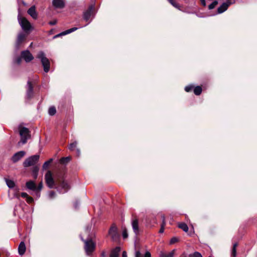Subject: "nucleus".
<instances>
[{
    "mask_svg": "<svg viewBox=\"0 0 257 257\" xmlns=\"http://www.w3.org/2000/svg\"><path fill=\"white\" fill-rule=\"evenodd\" d=\"M27 36L23 33H20L17 39V47L18 48L20 45L26 40Z\"/></svg>",
    "mask_w": 257,
    "mask_h": 257,
    "instance_id": "nucleus-15",
    "label": "nucleus"
},
{
    "mask_svg": "<svg viewBox=\"0 0 257 257\" xmlns=\"http://www.w3.org/2000/svg\"><path fill=\"white\" fill-rule=\"evenodd\" d=\"M56 195V193L54 191H51L49 194V197L50 199H53Z\"/></svg>",
    "mask_w": 257,
    "mask_h": 257,
    "instance_id": "nucleus-42",
    "label": "nucleus"
},
{
    "mask_svg": "<svg viewBox=\"0 0 257 257\" xmlns=\"http://www.w3.org/2000/svg\"><path fill=\"white\" fill-rule=\"evenodd\" d=\"M26 152L21 151L15 153L12 157V161L13 163H16L20 160L25 155Z\"/></svg>",
    "mask_w": 257,
    "mask_h": 257,
    "instance_id": "nucleus-10",
    "label": "nucleus"
},
{
    "mask_svg": "<svg viewBox=\"0 0 257 257\" xmlns=\"http://www.w3.org/2000/svg\"><path fill=\"white\" fill-rule=\"evenodd\" d=\"M94 9V6L93 5H90L88 9L85 11L83 13V19L86 22L88 21L90 18L92 14L93 11Z\"/></svg>",
    "mask_w": 257,
    "mask_h": 257,
    "instance_id": "nucleus-9",
    "label": "nucleus"
},
{
    "mask_svg": "<svg viewBox=\"0 0 257 257\" xmlns=\"http://www.w3.org/2000/svg\"><path fill=\"white\" fill-rule=\"evenodd\" d=\"M26 187L29 190L36 192V184L34 181L30 180L26 182Z\"/></svg>",
    "mask_w": 257,
    "mask_h": 257,
    "instance_id": "nucleus-18",
    "label": "nucleus"
},
{
    "mask_svg": "<svg viewBox=\"0 0 257 257\" xmlns=\"http://www.w3.org/2000/svg\"><path fill=\"white\" fill-rule=\"evenodd\" d=\"M39 170V168L37 166H35L32 168V176L34 179L37 178Z\"/></svg>",
    "mask_w": 257,
    "mask_h": 257,
    "instance_id": "nucleus-25",
    "label": "nucleus"
},
{
    "mask_svg": "<svg viewBox=\"0 0 257 257\" xmlns=\"http://www.w3.org/2000/svg\"><path fill=\"white\" fill-rule=\"evenodd\" d=\"M162 224H161V228L160 229V230H159V232L160 233H163L164 231V226L166 224V222H165V217L164 215H162Z\"/></svg>",
    "mask_w": 257,
    "mask_h": 257,
    "instance_id": "nucleus-29",
    "label": "nucleus"
},
{
    "mask_svg": "<svg viewBox=\"0 0 257 257\" xmlns=\"http://www.w3.org/2000/svg\"><path fill=\"white\" fill-rule=\"evenodd\" d=\"M43 188V183L41 182L39 183L38 185H36V195L37 197L40 196V191L42 190Z\"/></svg>",
    "mask_w": 257,
    "mask_h": 257,
    "instance_id": "nucleus-22",
    "label": "nucleus"
},
{
    "mask_svg": "<svg viewBox=\"0 0 257 257\" xmlns=\"http://www.w3.org/2000/svg\"><path fill=\"white\" fill-rule=\"evenodd\" d=\"M208 257H211V256H208Z\"/></svg>",
    "mask_w": 257,
    "mask_h": 257,
    "instance_id": "nucleus-51",
    "label": "nucleus"
},
{
    "mask_svg": "<svg viewBox=\"0 0 257 257\" xmlns=\"http://www.w3.org/2000/svg\"><path fill=\"white\" fill-rule=\"evenodd\" d=\"M48 112L50 115L52 116V115H55L56 113V109L55 107H54V106L50 107L49 108Z\"/></svg>",
    "mask_w": 257,
    "mask_h": 257,
    "instance_id": "nucleus-31",
    "label": "nucleus"
},
{
    "mask_svg": "<svg viewBox=\"0 0 257 257\" xmlns=\"http://www.w3.org/2000/svg\"><path fill=\"white\" fill-rule=\"evenodd\" d=\"M121 250V248L119 246H116L111 249L109 257H118L119 253Z\"/></svg>",
    "mask_w": 257,
    "mask_h": 257,
    "instance_id": "nucleus-17",
    "label": "nucleus"
},
{
    "mask_svg": "<svg viewBox=\"0 0 257 257\" xmlns=\"http://www.w3.org/2000/svg\"><path fill=\"white\" fill-rule=\"evenodd\" d=\"M194 85H189L186 86L185 87V90L187 92H189L192 91V90L194 88Z\"/></svg>",
    "mask_w": 257,
    "mask_h": 257,
    "instance_id": "nucleus-36",
    "label": "nucleus"
},
{
    "mask_svg": "<svg viewBox=\"0 0 257 257\" xmlns=\"http://www.w3.org/2000/svg\"><path fill=\"white\" fill-rule=\"evenodd\" d=\"M194 93L196 95H199L201 94L202 91V88L201 86H197L194 87Z\"/></svg>",
    "mask_w": 257,
    "mask_h": 257,
    "instance_id": "nucleus-24",
    "label": "nucleus"
},
{
    "mask_svg": "<svg viewBox=\"0 0 257 257\" xmlns=\"http://www.w3.org/2000/svg\"><path fill=\"white\" fill-rule=\"evenodd\" d=\"M144 257H151V254L149 251H147L145 254Z\"/></svg>",
    "mask_w": 257,
    "mask_h": 257,
    "instance_id": "nucleus-46",
    "label": "nucleus"
},
{
    "mask_svg": "<svg viewBox=\"0 0 257 257\" xmlns=\"http://www.w3.org/2000/svg\"><path fill=\"white\" fill-rule=\"evenodd\" d=\"M122 257H127V253L125 251H123L122 253Z\"/></svg>",
    "mask_w": 257,
    "mask_h": 257,
    "instance_id": "nucleus-48",
    "label": "nucleus"
},
{
    "mask_svg": "<svg viewBox=\"0 0 257 257\" xmlns=\"http://www.w3.org/2000/svg\"><path fill=\"white\" fill-rule=\"evenodd\" d=\"M41 63L44 68V71L46 73L48 72L50 67V63L49 59L48 58L43 59V60L41 61Z\"/></svg>",
    "mask_w": 257,
    "mask_h": 257,
    "instance_id": "nucleus-14",
    "label": "nucleus"
},
{
    "mask_svg": "<svg viewBox=\"0 0 257 257\" xmlns=\"http://www.w3.org/2000/svg\"><path fill=\"white\" fill-rule=\"evenodd\" d=\"M76 30H77V28L76 27H73V28H72L71 29H69L68 30H67L64 32H61V33L59 34H57L56 35H55L54 37V38H58L61 36H64V35H67V34H70L75 31H76Z\"/></svg>",
    "mask_w": 257,
    "mask_h": 257,
    "instance_id": "nucleus-19",
    "label": "nucleus"
},
{
    "mask_svg": "<svg viewBox=\"0 0 257 257\" xmlns=\"http://www.w3.org/2000/svg\"><path fill=\"white\" fill-rule=\"evenodd\" d=\"M28 14L30 15L34 19L36 20L38 17V14L36 11V8L35 6H32L30 8L28 11Z\"/></svg>",
    "mask_w": 257,
    "mask_h": 257,
    "instance_id": "nucleus-16",
    "label": "nucleus"
},
{
    "mask_svg": "<svg viewBox=\"0 0 257 257\" xmlns=\"http://www.w3.org/2000/svg\"><path fill=\"white\" fill-rule=\"evenodd\" d=\"M217 4H218V1H214L210 5H209L208 6V9L209 10L213 9Z\"/></svg>",
    "mask_w": 257,
    "mask_h": 257,
    "instance_id": "nucleus-35",
    "label": "nucleus"
},
{
    "mask_svg": "<svg viewBox=\"0 0 257 257\" xmlns=\"http://www.w3.org/2000/svg\"><path fill=\"white\" fill-rule=\"evenodd\" d=\"M135 257H143L142 254L139 250L136 251Z\"/></svg>",
    "mask_w": 257,
    "mask_h": 257,
    "instance_id": "nucleus-43",
    "label": "nucleus"
},
{
    "mask_svg": "<svg viewBox=\"0 0 257 257\" xmlns=\"http://www.w3.org/2000/svg\"><path fill=\"white\" fill-rule=\"evenodd\" d=\"M77 145V142L75 141L69 145L68 149L71 151H74V149L76 148Z\"/></svg>",
    "mask_w": 257,
    "mask_h": 257,
    "instance_id": "nucleus-32",
    "label": "nucleus"
},
{
    "mask_svg": "<svg viewBox=\"0 0 257 257\" xmlns=\"http://www.w3.org/2000/svg\"><path fill=\"white\" fill-rule=\"evenodd\" d=\"M56 23H57L56 20L51 21L49 22V24L50 25H55Z\"/></svg>",
    "mask_w": 257,
    "mask_h": 257,
    "instance_id": "nucleus-45",
    "label": "nucleus"
},
{
    "mask_svg": "<svg viewBox=\"0 0 257 257\" xmlns=\"http://www.w3.org/2000/svg\"><path fill=\"white\" fill-rule=\"evenodd\" d=\"M34 95V86L32 82L29 80L27 82V87L26 90V98L28 100H31Z\"/></svg>",
    "mask_w": 257,
    "mask_h": 257,
    "instance_id": "nucleus-7",
    "label": "nucleus"
},
{
    "mask_svg": "<svg viewBox=\"0 0 257 257\" xmlns=\"http://www.w3.org/2000/svg\"><path fill=\"white\" fill-rule=\"evenodd\" d=\"M19 133L21 136V140L19 144L22 143L25 144L27 143V140L31 137L30 132L29 130L24 126L19 127Z\"/></svg>",
    "mask_w": 257,
    "mask_h": 257,
    "instance_id": "nucleus-4",
    "label": "nucleus"
},
{
    "mask_svg": "<svg viewBox=\"0 0 257 257\" xmlns=\"http://www.w3.org/2000/svg\"><path fill=\"white\" fill-rule=\"evenodd\" d=\"M84 243V249L87 255H90L96 249V243L93 241L92 238H88L86 239H82Z\"/></svg>",
    "mask_w": 257,
    "mask_h": 257,
    "instance_id": "nucleus-2",
    "label": "nucleus"
},
{
    "mask_svg": "<svg viewBox=\"0 0 257 257\" xmlns=\"http://www.w3.org/2000/svg\"><path fill=\"white\" fill-rule=\"evenodd\" d=\"M237 243H235L233 245L232 249V256L233 257H235L236 255V248L237 246Z\"/></svg>",
    "mask_w": 257,
    "mask_h": 257,
    "instance_id": "nucleus-33",
    "label": "nucleus"
},
{
    "mask_svg": "<svg viewBox=\"0 0 257 257\" xmlns=\"http://www.w3.org/2000/svg\"><path fill=\"white\" fill-rule=\"evenodd\" d=\"M39 155H36L27 158L23 163L24 166L28 167L34 165L39 161Z\"/></svg>",
    "mask_w": 257,
    "mask_h": 257,
    "instance_id": "nucleus-6",
    "label": "nucleus"
},
{
    "mask_svg": "<svg viewBox=\"0 0 257 257\" xmlns=\"http://www.w3.org/2000/svg\"><path fill=\"white\" fill-rule=\"evenodd\" d=\"M26 201L29 204H32L34 201L33 198L31 196H30L29 195L26 199Z\"/></svg>",
    "mask_w": 257,
    "mask_h": 257,
    "instance_id": "nucleus-38",
    "label": "nucleus"
},
{
    "mask_svg": "<svg viewBox=\"0 0 257 257\" xmlns=\"http://www.w3.org/2000/svg\"><path fill=\"white\" fill-rule=\"evenodd\" d=\"M53 6L57 9H63L65 7V3L63 0H53Z\"/></svg>",
    "mask_w": 257,
    "mask_h": 257,
    "instance_id": "nucleus-13",
    "label": "nucleus"
},
{
    "mask_svg": "<svg viewBox=\"0 0 257 257\" xmlns=\"http://www.w3.org/2000/svg\"><path fill=\"white\" fill-rule=\"evenodd\" d=\"M101 257H105L106 256V254H105V251H102L101 253Z\"/></svg>",
    "mask_w": 257,
    "mask_h": 257,
    "instance_id": "nucleus-49",
    "label": "nucleus"
},
{
    "mask_svg": "<svg viewBox=\"0 0 257 257\" xmlns=\"http://www.w3.org/2000/svg\"><path fill=\"white\" fill-rule=\"evenodd\" d=\"M200 2L201 4L203 6H204V7L206 6L205 0H200Z\"/></svg>",
    "mask_w": 257,
    "mask_h": 257,
    "instance_id": "nucleus-47",
    "label": "nucleus"
},
{
    "mask_svg": "<svg viewBox=\"0 0 257 257\" xmlns=\"http://www.w3.org/2000/svg\"><path fill=\"white\" fill-rule=\"evenodd\" d=\"M18 20L23 31L27 34H29L33 29L30 22L26 18L20 16H18Z\"/></svg>",
    "mask_w": 257,
    "mask_h": 257,
    "instance_id": "nucleus-3",
    "label": "nucleus"
},
{
    "mask_svg": "<svg viewBox=\"0 0 257 257\" xmlns=\"http://www.w3.org/2000/svg\"><path fill=\"white\" fill-rule=\"evenodd\" d=\"M26 246L24 241H21L18 247V251L20 255H23L26 251Z\"/></svg>",
    "mask_w": 257,
    "mask_h": 257,
    "instance_id": "nucleus-20",
    "label": "nucleus"
},
{
    "mask_svg": "<svg viewBox=\"0 0 257 257\" xmlns=\"http://www.w3.org/2000/svg\"><path fill=\"white\" fill-rule=\"evenodd\" d=\"M53 159L52 158L50 159L48 161H46L43 165V169L46 170L48 168L50 164L53 162Z\"/></svg>",
    "mask_w": 257,
    "mask_h": 257,
    "instance_id": "nucleus-28",
    "label": "nucleus"
},
{
    "mask_svg": "<svg viewBox=\"0 0 257 257\" xmlns=\"http://www.w3.org/2000/svg\"><path fill=\"white\" fill-rule=\"evenodd\" d=\"M108 234L111 236L112 241L116 242L120 237L118 233L117 228L115 224H112L108 230Z\"/></svg>",
    "mask_w": 257,
    "mask_h": 257,
    "instance_id": "nucleus-5",
    "label": "nucleus"
},
{
    "mask_svg": "<svg viewBox=\"0 0 257 257\" xmlns=\"http://www.w3.org/2000/svg\"><path fill=\"white\" fill-rule=\"evenodd\" d=\"M71 160V157L70 156H68L67 157H62L60 159L59 162L61 164L66 165Z\"/></svg>",
    "mask_w": 257,
    "mask_h": 257,
    "instance_id": "nucleus-21",
    "label": "nucleus"
},
{
    "mask_svg": "<svg viewBox=\"0 0 257 257\" xmlns=\"http://www.w3.org/2000/svg\"><path fill=\"white\" fill-rule=\"evenodd\" d=\"M122 237L124 239L127 238L128 237L127 230L126 228H124L122 231Z\"/></svg>",
    "mask_w": 257,
    "mask_h": 257,
    "instance_id": "nucleus-39",
    "label": "nucleus"
},
{
    "mask_svg": "<svg viewBox=\"0 0 257 257\" xmlns=\"http://www.w3.org/2000/svg\"><path fill=\"white\" fill-rule=\"evenodd\" d=\"M5 181H6L7 186L10 188H13L15 187V183L13 180H9L7 178H5Z\"/></svg>",
    "mask_w": 257,
    "mask_h": 257,
    "instance_id": "nucleus-26",
    "label": "nucleus"
},
{
    "mask_svg": "<svg viewBox=\"0 0 257 257\" xmlns=\"http://www.w3.org/2000/svg\"><path fill=\"white\" fill-rule=\"evenodd\" d=\"M29 195L26 192H22L21 193V196L24 198H27Z\"/></svg>",
    "mask_w": 257,
    "mask_h": 257,
    "instance_id": "nucleus-44",
    "label": "nucleus"
},
{
    "mask_svg": "<svg viewBox=\"0 0 257 257\" xmlns=\"http://www.w3.org/2000/svg\"><path fill=\"white\" fill-rule=\"evenodd\" d=\"M189 257H202V256L200 252L195 251L193 253L190 254Z\"/></svg>",
    "mask_w": 257,
    "mask_h": 257,
    "instance_id": "nucleus-37",
    "label": "nucleus"
},
{
    "mask_svg": "<svg viewBox=\"0 0 257 257\" xmlns=\"http://www.w3.org/2000/svg\"><path fill=\"white\" fill-rule=\"evenodd\" d=\"M65 172L64 169H58L55 171L53 175L50 171H48L45 175V181L47 186L50 188H55L61 192H67L69 189V186L65 180Z\"/></svg>",
    "mask_w": 257,
    "mask_h": 257,
    "instance_id": "nucleus-1",
    "label": "nucleus"
},
{
    "mask_svg": "<svg viewBox=\"0 0 257 257\" xmlns=\"http://www.w3.org/2000/svg\"><path fill=\"white\" fill-rule=\"evenodd\" d=\"M178 241H179V239L177 237H173L170 240V243L174 244L175 243L178 242Z\"/></svg>",
    "mask_w": 257,
    "mask_h": 257,
    "instance_id": "nucleus-41",
    "label": "nucleus"
},
{
    "mask_svg": "<svg viewBox=\"0 0 257 257\" xmlns=\"http://www.w3.org/2000/svg\"><path fill=\"white\" fill-rule=\"evenodd\" d=\"M21 54L23 59L27 63H29L34 59L33 56L29 50L22 51Z\"/></svg>",
    "mask_w": 257,
    "mask_h": 257,
    "instance_id": "nucleus-8",
    "label": "nucleus"
},
{
    "mask_svg": "<svg viewBox=\"0 0 257 257\" xmlns=\"http://www.w3.org/2000/svg\"><path fill=\"white\" fill-rule=\"evenodd\" d=\"M175 253V250H173L172 251L168 253H162L160 257H173Z\"/></svg>",
    "mask_w": 257,
    "mask_h": 257,
    "instance_id": "nucleus-30",
    "label": "nucleus"
},
{
    "mask_svg": "<svg viewBox=\"0 0 257 257\" xmlns=\"http://www.w3.org/2000/svg\"><path fill=\"white\" fill-rule=\"evenodd\" d=\"M37 58L40 59L41 60V61L43 60V59H47V58L45 57V53L42 52V51H41L40 52L38 55H37Z\"/></svg>",
    "mask_w": 257,
    "mask_h": 257,
    "instance_id": "nucleus-34",
    "label": "nucleus"
},
{
    "mask_svg": "<svg viewBox=\"0 0 257 257\" xmlns=\"http://www.w3.org/2000/svg\"><path fill=\"white\" fill-rule=\"evenodd\" d=\"M77 152H78V153H79V152H80L79 150V149H77Z\"/></svg>",
    "mask_w": 257,
    "mask_h": 257,
    "instance_id": "nucleus-50",
    "label": "nucleus"
},
{
    "mask_svg": "<svg viewBox=\"0 0 257 257\" xmlns=\"http://www.w3.org/2000/svg\"><path fill=\"white\" fill-rule=\"evenodd\" d=\"M231 4L230 0H227L226 2L223 3L222 5L218 8L217 13L221 14L226 11L229 6Z\"/></svg>",
    "mask_w": 257,
    "mask_h": 257,
    "instance_id": "nucleus-11",
    "label": "nucleus"
},
{
    "mask_svg": "<svg viewBox=\"0 0 257 257\" xmlns=\"http://www.w3.org/2000/svg\"><path fill=\"white\" fill-rule=\"evenodd\" d=\"M178 227L186 232H187L188 231V227L185 223H179L178 224Z\"/></svg>",
    "mask_w": 257,
    "mask_h": 257,
    "instance_id": "nucleus-23",
    "label": "nucleus"
},
{
    "mask_svg": "<svg viewBox=\"0 0 257 257\" xmlns=\"http://www.w3.org/2000/svg\"><path fill=\"white\" fill-rule=\"evenodd\" d=\"M168 2L171 4L175 8L181 10V6L178 3H177L175 0H167Z\"/></svg>",
    "mask_w": 257,
    "mask_h": 257,
    "instance_id": "nucleus-27",
    "label": "nucleus"
},
{
    "mask_svg": "<svg viewBox=\"0 0 257 257\" xmlns=\"http://www.w3.org/2000/svg\"><path fill=\"white\" fill-rule=\"evenodd\" d=\"M132 227L134 232L136 235L139 234L140 229L139 227V220L137 217H135L132 222Z\"/></svg>",
    "mask_w": 257,
    "mask_h": 257,
    "instance_id": "nucleus-12",
    "label": "nucleus"
},
{
    "mask_svg": "<svg viewBox=\"0 0 257 257\" xmlns=\"http://www.w3.org/2000/svg\"><path fill=\"white\" fill-rule=\"evenodd\" d=\"M22 59H23V58L22 57V56H21L20 57H18L16 58V59L15 60V62L16 63H17V64H20L22 62Z\"/></svg>",
    "mask_w": 257,
    "mask_h": 257,
    "instance_id": "nucleus-40",
    "label": "nucleus"
}]
</instances>
